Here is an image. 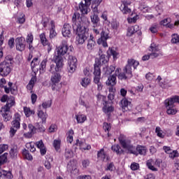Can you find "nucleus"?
<instances>
[{"label":"nucleus","mask_w":179,"mask_h":179,"mask_svg":"<svg viewBox=\"0 0 179 179\" xmlns=\"http://www.w3.org/2000/svg\"><path fill=\"white\" fill-rule=\"evenodd\" d=\"M169 23H171V18L170 17L164 19L160 22L161 26H166Z\"/></svg>","instance_id":"obj_51"},{"label":"nucleus","mask_w":179,"mask_h":179,"mask_svg":"<svg viewBox=\"0 0 179 179\" xmlns=\"http://www.w3.org/2000/svg\"><path fill=\"white\" fill-rule=\"evenodd\" d=\"M34 37L33 34H28L26 41L28 44H31L33 43Z\"/></svg>","instance_id":"obj_55"},{"label":"nucleus","mask_w":179,"mask_h":179,"mask_svg":"<svg viewBox=\"0 0 179 179\" xmlns=\"http://www.w3.org/2000/svg\"><path fill=\"white\" fill-rule=\"evenodd\" d=\"M84 1L85 3L81 1L79 3V9L82 16L80 17V14L75 13L72 17L73 29L74 31H76L77 34L76 40L77 44H83L89 38V33L87 32L89 29L86 27L89 23V20L83 15H87L92 0Z\"/></svg>","instance_id":"obj_1"},{"label":"nucleus","mask_w":179,"mask_h":179,"mask_svg":"<svg viewBox=\"0 0 179 179\" xmlns=\"http://www.w3.org/2000/svg\"><path fill=\"white\" fill-rule=\"evenodd\" d=\"M119 142L123 149L127 150V153H130L131 155H135V150H134V146L131 144V141L127 138L123 134H120L119 136Z\"/></svg>","instance_id":"obj_5"},{"label":"nucleus","mask_w":179,"mask_h":179,"mask_svg":"<svg viewBox=\"0 0 179 179\" xmlns=\"http://www.w3.org/2000/svg\"><path fill=\"white\" fill-rule=\"evenodd\" d=\"M99 64V68L101 66V64H107V59H106V55H101V49H99V59H95V64H94V68H96V64Z\"/></svg>","instance_id":"obj_15"},{"label":"nucleus","mask_w":179,"mask_h":179,"mask_svg":"<svg viewBox=\"0 0 179 179\" xmlns=\"http://www.w3.org/2000/svg\"><path fill=\"white\" fill-rule=\"evenodd\" d=\"M91 22L94 24L95 26L100 22V19L99 18V15L97 14H94L91 15Z\"/></svg>","instance_id":"obj_41"},{"label":"nucleus","mask_w":179,"mask_h":179,"mask_svg":"<svg viewBox=\"0 0 179 179\" xmlns=\"http://www.w3.org/2000/svg\"><path fill=\"white\" fill-rule=\"evenodd\" d=\"M38 118H41V120H42V122H46L48 115H47V113H44L41 110V106H39L38 107Z\"/></svg>","instance_id":"obj_22"},{"label":"nucleus","mask_w":179,"mask_h":179,"mask_svg":"<svg viewBox=\"0 0 179 179\" xmlns=\"http://www.w3.org/2000/svg\"><path fill=\"white\" fill-rule=\"evenodd\" d=\"M135 34V27H131L127 30V36L128 37H131Z\"/></svg>","instance_id":"obj_50"},{"label":"nucleus","mask_w":179,"mask_h":179,"mask_svg":"<svg viewBox=\"0 0 179 179\" xmlns=\"http://www.w3.org/2000/svg\"><path fill=\"white\" fill-rule=\"evenodd\" d=\"M26 148H27L32 153L36 152V147H34V143L33 142L27 143L26 144Z\"/></svg>","instance_id":"obj_42"},{"label":"nucleus","mask_w":179,"mask_h":179,"mask_svg":"<svg viewBox=\"0 0 179 179\" xmlns=\"http://www.w3.org/2000/svg\"><path fill=\"white\" fill-rule=\"evenodd\" d=\"M149 51H151V53H150L149 55H145L143 56L142 57L143 61H148L150 58L153 59V58H157V57L160 55V50H159V48H157V46L155 47L151 45L150 46Z\"/></svg>","instance_id":"obj_9"},{"label":"nucleus","mask_w":179,"mask_h":179,"mask_svg":"<svg viewBox=\"0 0 179 179\" xmlns=\"http://www.w3.org/2000/svg\"><path fill=\"white\" fill-rule=\"evenodd\" d=\"M121 107L122 110H124V111H127L128 110V106H129V103H131L130 101H128L127 99H123L121 101Z\"/></svg>","instance_id":"obj_33"},{"label":"nucleus","mask_w":179,"mask_h":179,"mask_svg":"<svg viewBox=\"0 0 179 179\" xmlns=\"http://www.w3.org/2000/svg\"><path fill=\"white\" fill-rule=\"evenodd\" d=\"M53 148H55V150H59V148H61V140H54Z\"/></svg>","instance_id":"obj_45"},{"label":"nucleus","mask_w":179,"mask_h":179,"mask_svg":"<svg viewBox=\"0 0 179 179\" xmlns=\"http://www.w3.org/2000/svg\"><path fill=\"white\" fill-rule=\"evenodd\" d=\"M9 153L11 159H16L17 157V147H13L11 148Z\"/></svg>","instance_id":"obj_37"},{"label":"nucleus","mask_w":179,"mask_h":179,"mask_svg":"<svg viewBox=\"0 0 179 179\" xmlns=\"http://www.w3.org/2000/svg\"><path fill=\"white\" fill-rule=\"evenodd\" d=\"M22 155L24 157L27 159V160H33V156L30 155V153L29 152V150L24 149L22 150Z\"/></svg>","instance_id":"obj_39"},{"label":"nucleus","mask_w":179,"mask_h":179,"mask_svg":"<svg viewBox=\"0 0 179 179\" xmlns=\"http://www.w3.org/2000/svg\"><path fill=\"white\" fill-rule=\"evenodd\" d=\"M20 129V115L15 113L13 120L11 122V127L10 129V134L12 136H15V134L17 132V129Z\"/></svg>","instance_id":"obj_7"},{"label":"nucleus","mask_w":179,"mask_h":179,"mask_svg":"<svg viewBox=\"0 0 179 179\" xmlns=\"http://www.w3.org/2000/svg\"><path fill=\"white\" fill-rule=\"evenodd\" d=\"M152 159H149L147 161L146 166L150 169L152 170V171H157V169H156L154 166L152 164Z\"/></svg>","instance_id":"obj_43"},{"label":"nucleus","mask_w":179,"mask_h":179,"mask_svg":"<svg viewBox=\"0 0 179 179\" xmlns=\"http://www.w3.org/2000/svg\"><path fill=\"white\" fill-rule=\"evenodd\" d=\"M108 53L109 54V55H112L113 57V59L115 61V59H117V58H118V52L111 48H109Z\"/></svg>","instance_id":"obj_38"},{"label":"nucleus","mask_w":179,"mask_h":179,"mask_svg":"<svg viewBox=\"0 0 179 179\" xmlns=\"http://www.w3.org/2000/svg\"><path fill=\"white\" fill-rule=\"evenodd\" d=\"M128 5H129V3L126 1H123L122 4L120 7L121 12H122L124 15L131 13V8H128Z\"/></svg>","instance_id":"obj_20"},{"label":"nucleus","mask_w":179,"mask_h":179,"mask_svg":"<svg viewBox=\"0 0 179 179\" xmlns=\"http://www.w3.org/2000/svg\"><path fill=\"white\" fill-rule=\"evenodd\" d=\"M47 62H48L47 59H44L41 62L40 67H39V69L41 71H42V72H44V71H45V68L47 66Z\"/></svg>","instance_id":"obj_44"},{"label":"nucleus","mask_w":179,"mask_h":179,"mask_svg":"<svg viewBox=\"0 0 179 179\" xmlns=\"http://www.w3.org/2000/svg\"><path fill=\"white\" fill-rule=\"evenodd\" d=\"M52 104V102L51 101H48L45 102H43L42 103V107L43 108H50V107H51V105Z\"/></svg>","instance_id":"obj_57"},{"label":"nucleus","mask_w":179,"mask_h":179,"mask_svg":"<svg viewBox=\"0 0 179 179\" xmlns=\"http://www.w3.org/2000/svg\"><path fill=\"white\" fill-rule=\"evenodd\" d=\"M69 51H72V49L70 46H68V42L65 40L62 41V43L59 47L57 48V54L53 58V62L55 64H51L50 71L54 72V71H61L64 66V55L69 54Z\"/></svg>","instance_id":"obj_2"},{"label":"nucleus","mask_w":179,"mask_h":179,"mask_svg":"<svg viewBox=\"0 0 179 179\" xmlns=\"http://www.w3.org/2000/svg\"><path fill=\"white\" fill-rule=\"evenodd\" d=\"M36 145L38 149H41L43 148H45V146L44 145V143H43V140H41L39 141H37L36 143Z\"/></svg>","instance_id":"obj_62"},{"label":"nucleus","mask_w":179,"mask_h":179,"mask_svg":"<svg viewBox=\"0 0 179 179\" xmlns=\"http://www.w3.org/2000/svg\"><path fill=\"white\" fill-rule=\"evenodd\" d=\"M166 114H168V115H176L177 113H178V110L174 106V105L166 106Z\"/></svg>","instance_id":"obj_23"},{"label":"nucleus","mask_w":179,"mask_h":179,"mask_svg":"<svg viewBox=\"0 0 179 179\" xmlns=\"http://www.w3.org/2000/svg\"><path fill=\"white\" fill-rule=\"evenodd\" d=\"M96 46V41L94 40V37L92 36H90V38L87 41V50H90L92 51L93 48Z\"/></svg>","instance_id":"obj_24"},{"label":"nucleus","mask_w":179,"mask_h":179,"mask_svg":"<svg viewBox=\"0 0 179 179\" xmlns=\"http://www.w3.org/2000/svg\"><path fill=\"white\" fill-rule=\"evenodd\" d=\"M97 157L99 160H105L106 159V153H104V149L101 148L97 153Z\"/></svg>","instance_id":"obj_40"},{"label":"nucleus","mask_w":179,"mask_h":179,"mask_svg":"<svg viewBox=\"0 0 179 179\" xmlns=\"http://www.w3.org/2000/svg\"><path fill=\"white\" fill-rule=\"evenodd\" d=\"M78 68V59L76 57L70 55L68 59V67L67 69L70 73H73Z\"/></svg>","instance_id":"obj_10"},{"label":"nucleus","mask_w":179,"mask_h":179,"mask_svg":"<svg viewBox=\"0 0 179 179\" xmlns=\"http://www.w3.org/2000/svg\"><path fill=\"white\" fill-rule=\"evenodd\" d=\"M51 66V64H50ZM60 71H54L53 72L51 71V68L50 69V72H51V73H52V76H51V82L52 83V85H54L55 86H57V85H58L59 83V82H61V74H59Z\"/></svg>","instance_id":"obj_13"},{"label":"nucleus","mask_w":179,"mask_h":179,"mask_svg":"<svg viewBox=\"0 0 179 179\" xmlns=\"http://www.w3.org/2000/svg\"><path fill=\"white\" fill-rule=\"evenodd\" d=\"M79 104L80 106H83L84 107H85V108H89L90 107L89 103L85 102V101H83V99L79 100Z\"/></svg>","instance_id":"obj_59"},{"label":"nucleus","mask_w":179,"mask_h":179,"mask_svg":"<svg viewBox=\"0 0 179 179\" xmlns=\"http://www.w3.org/2000/svg\"><path fill=\"white\" fill-rule=\"evenodd\" d=\"M175 103H178L179 104V96L175 95L172 97L168 98L164 101L165 107H169V106H174Z\"/></svg>","instance_id":"obj_14"},{"label":"nucleus","mask_w":179,"mask_h":179,"mask_svg":"<svg viewBox=\"0 0 179 179\" xmlns=\"http://www.w3.org/2000/svg\"><path fill=\"white\" fill-rule=\"evenodd\" d=\"M111 149L113 152H115L117 155H122V153H124V150L121 149V146L118 144L112 145Z\"/></svg>","instance_id":"obj_29"},{"label":"nucleus","mask_w":179,"mask_h":179,"mask_svg":"<svg viewBox=\"0 0 179 179\" xmlns=\"http://www.w3.org/2000/svg\"><path fill=\"white\" fill-rule=\"evenodd\" d=\"M103 111L105 114L110 115L114 111V107L106 105L103 107Z\"/></svg>","instance_id":"obj_34"},{"label":"nucleus","mask_w":179,"mask_h":179,"mask_svg":"<svg viewBox=\"0 0 179 179\" xmlns=\"http://www.w3.org/2000/svg\"><path fill=\"white\" fill-rule=\"evenodd\" d=\"M76 118L78 124H83L87 120L86 115L82 114L76 115Z\"/></svg>","instance_id":"obj_32"},{"label":"nucleus","mask_w":179,"mask_h":179,"mask_svg":"<svg viewBox=\"0 0 179 179\" xmlns=\"http://www.w3.org/2000/svg\"><path fill=\"white\" fill-rule=\"evenodd\" d=\"M90 164V162L89 161V159H84L82 162L83 167H84L85 169H86V167H88Z\"/></svg>","instance_id":"obj_63"},{"label":"nucleus","mask_w":179,"mask_h":179,"mask_svg":"<svg viewBox=\"0 0 179 179\" xmlns=\"http://www.w3.org/2000/svg\"><path fill=\"white\" fill-rule=\"evenodd\" d=\"M111 27L114 30H117L120 27V22H118L117 20L112 21Z\"/></svg>","instance_id":"obj_52"},{"label":"nucleus","mask_w":179,"mask_h":179,"mask_svg":"<svg viewBox=\"0 0 179 179\" xmlns=\"http://www.w3.org/2000/svg\"><path fill=\"white\" fill-rule=\"evenodd\" d=\"M64 156L66 159H71L72 157V151L71 150H66Z\"/></svg>","instance_id":"obj_61"},{"label":"nucleus","mask_w":179,"mask_h":179,"mask_svg":"<svg viewBox=\"0 0 179 179\" xmlns=\"http://www.w3.org/2000/svg\"><path fill=\"white\" fill-rule=\"evenodd\" d=\"M90 82H92L90 77H85L82 79L80 85L83 86V87H87V86L90 85Z\"/></svg>","instance_id":"obj_31"},{"label":"nucleus","mask_w":179,"mask_h":179,"mask_svg":"<svg viewBox=\"0 0 179 179\" xmlns=\"http://www.w3.org/2000/svg\"><path fill=\"white\" fill-rule=\"evenodd\" d=\"M172 44H177V43H179V35L177 34H173L172 35V39H171Z\"/></svg>","instance_id":"obj_47"},{"label":"nucleus","mask_w":179,"mask_h":179,"mask_svg":"<svg viewBox=\"0 0 179 179\" xmlns=\"http://www.w3.org/2000/svg\"><path fill=\"white\" fill-rule=\"evenodd\" d=\"M37 82V78L32 77L28 85H27V90H29L31 93H33V87H34V84Z\"/></svg>","instance_id":"obj_27"},{"label":"nucleus","mask_w":179,"mask_h":179,"mask_svg":"<svg viewBox=\"0 0 179 179\" xmlns=\"http://www.w3.org/2000/svg\"><path fill=\"white\" fill-rule=\"evenodd\" d=\"M2 117L5 122H8V121H10V118H12V116H10V112H9V109H6L5 108H3Z\"/></svg>","instance_id":"obj_26"},{"label":"nucleus","mask_w":179,"mask_h":179,"mask_svg":"<svg viewBox=\"0 0 179 179\" xmlns=\"http://www.w3.org/2000/svg\"><path fill=\"white\" fill-rule=\"evenodd\" d=\"M155 132L159 138H164V135H163V131H162V129L159 127H156Z\"/></svg>","instance_id":"obj_49"},{"label":"nucleus","mask_w":179,"mask_h":179,"mask_svg":"<svg viewBox=\"0 0 179 179\" xmlns=\"http://www.w3.org/2000/svg\"><path fill=\"white\" fill-rule=\"evenodd\" d=\"M15 45L17 51H24L26 50V39L23 37L17 38L15 39Z\"/></svg>","instance_id":"obj_12"},{"label":"nucleus","mask_w":179,"mask_h":179,"mask_svg":"<svg viewBox=\"0 0 179 179\" xmlns=\"http://www.w3.org/2000/svg\"><path fill=\"white\" fill-rule=\"evenodd\" d=\"M99 64H95V71H94V83L97 85L98 92H101L104 85L101 81V70L99 67Z\"/></svg>","instance_id":"obj_4"},{"label":"nucleus","mask_w":179,"mask_h":179,"mask_svg":"<svg viewBox=\"0 0 179 179\" xmlns=\"http://www.w3.org/2000/svg\"><path fill=\"white\" fill-rule=\"evenodd\" d=\"M114 71H117V69H115V66L113 65L108 66L103 68V72H105L106 75H111Z\"/></svg>","instance_id":"obj_28"},{"label":"nucleus","mask_w":179,"mask_h":179,"mask_svg":"<svg viewBox=\"0 0 179 179\" xmlns=\"http://www.w3.org/2000/svg\"><path fill=\"white\" fill-rule=\"evenodd\" d=\"M117 76L120 80H127L128 78L132 77V73H128L127 71H125V68H124L123 72L118 73Z\"/></svg>","instance_id":"obj_19"},{"label":"nucleus","mask_w":179,"mask_h":179,"mask_svg":"<svg viewBox=\"0 0 179 179\" xmlns=\"http://www.w3.org/2000/svg\"><path fill=\"white\" fill-rule=\"evenodd\" d=\"M132 66L135 68V59H129L127 64L124 67L125 72H127V73H132Z\"/></svg>","instance_id":"obj_17"},{"label":"nucleus","mask_w":179,"mask_h":179,"mask_svg":"<svg viewBox=\"0 0 179 179\" xmlns=\"http://www.w3.org/2000/svg\"><path fill=\"white\" fill-rule=\"evenodd\" d=\"M13 64V57L7 55L4 61L0 63V76H8L12 72V65Z\"/></svg>","instance_id":"obj_3"},{"label":"nucleus","mask_w":179,"mask_h":179,"mask_svg":"<svg viewBox=\"0 0 179 179\" xmlns=\"http://www.w3.org/2000/svg\"><path fill=\"white\" fill-rule=\"evenodd\" d=\"M100 36L101 37L98 39L97 43L100 45H103L104 48L108 47L107 41L110 38V31H108V29H102Z\"/></svg>","instance_id":"obj_8"},{"label":"nucleus","mask_w":179,"mask_h":179,"mask_svg":"<svg viewBox=\"0 0 179 179\" xmlns=\"http://www.w3.org/2000/svg\"><path fill=\"white\" fill-rule=\"evenodd\" d=\"M52 28L50 31V38H54L57 36V32L55 31V25L54 24V21H51Z\"/></svg>","instance_id":"obj_35"},{"label":"nucleus","mask_w":179,"mask_h":179,"mask_svg":"<svg viewBox=\"0 0 179 179\" xmlns=\"http://www.w3.org/2000/svg\"><path fill=\"white\" fill-rule=\"evenodd\" d=\"M24 114H25L26 117H30V115H31V114H33V111H31V110H30V108L24 107Z\"/></svg>","instance_id":"obj_56"},{"label":"nucleus","mask_w":179,"mask_h":179,"mask_svg":"<svg viewBox=\"0 0 179 179\" xmlns=\"http://www.w3.org/2000/svg\"><path fill=\"white\" fill-rule=\"evenodd\" d=\"M103 128L105 132H108V136H110L108 132H110V129H111V125L107 122H104L103 125Z\"/></svg>","instance_id":"obj_48"},{"label":"nucleus","mask_w":179,"mask_h":179,"mask_svg":"<svg viewBox=\"0 0 179 179\" xmlns=\"http://www.w3.org/2000/svg\"><path fill=\"white\" fill-rule=\"evenodd\" d=\"M13 106H15V98L13 96H10L7 100V103L4 108L10 110V107H13Z\"/></svg>","instance_id":"obj_30"},{"label":"nucleus","mask_w":179,"mask_h":179,"mask_svg":"<svg viewBox=\"0 0 179 179\" xmlns=\"http://www.w3.org/2000/svg\"><path fill=\"white\" fill-rule=\"evenodd\" d=\"M103 1V0H94L92 1V8H96L99 7V6L101 3V2Z\"/></svg>","instance_id":"obj_60"},{"label":"nucleus","mask_w":179,"mask_h":179,"mask_svg":"<svg viewBox=\"0 0 179 179\" xmlns=\"http://www.w3.org/2000/svg\"><path fill=\"white\" fill-rule=\"evenodd\" d=\"M77 146H80V149L81 150H90L92 149V146L89 144L85 143L83 141H80L77 140Z\"/></svg>","instance_id":"obj_21"},{"label":"nucleus","mask_w":179,"mask_h":179,"mask_svg":"<svg viewBox=\"0 0 179 179\" xmlns=\"http://www.w3.org/2000/svg\"><path fill=\"white\" fill-rule=\"evenodd\" d=\"M28 128L29 129V131L27 134H24V136L26 138H31V136H33L34 134H36V131L37 128H36L31 124H28Z\"/></svg>","instance_id":"obj_25"},{"label":"nucleus","mask_w":179,"mask_h":179,"mask_svg":"<svg viewBox=\"0 0 179 179\" xmlns=\"http://www.w3.org/2000/svg\"><path fill=\"white\" fill-rule=\"evenodd\" d=\"M120 71H121L120 68H117L115 71V74L110 76L108 78V80L106 82V85L107 86H115V85H117V75H118V73H120Z\"/></svg>","instance_id":"obj_11"},{"label":"nucleus","mask_w":179,"mask_h":179,"mask_svg":"<svg viewBox=\"0 0 179 179\" xmlns=\"http://www.w3.org/2000/svg\"><path fill=\"white\" fill-rule=\"evenodd\" d=\"M8 148H9V146L6 144L0 145V155H2L5 150H8Z\"/></svg>","instance_id":"obj_58"},{"label":"nucleus","mask_w":179,"mask_h":179,"mask_svg":"<svg viewBox=\"0 0 179 179\" xmlns=\"http://www.w3.org/2000/svg\"><path fill=\"white\" fill-rule=\"evenodd\" d=\"M106 171H114L115 170V166L113 162L108 164L106 168Z\"/></svg>","instance_id":"obj_53"},{"label":"nucleus","mask_w":179,"mask_h":179,"mask_svg":"<svg viewBox=\"0 0 179 179\" xmlns=\"http://www.w3.org/2000/svg\"><path fill=\"white\" fill-rule=\"evenodd\" d=\"M146 153H148V148L146 146L138 145L136 148L135 155L138 156L140 155L141 156H146Z\"/></svg>","instance_id":"obj_16"},{"label":"nucleus","mask_w":179,"mask_h":179,"mask_svg":"<svg viewBox=\"0 0 179 179\" xmlns=\"http://www.w3.org/2000/svg\"><path fill=\"white\" fill-rule=\"evenodd\" d=\"M7 162H8V153L6 152L1 156H0V166H2V164H4V163H6ZM2 176H3V177H6V178H8V179L13 178V176L12 175L11 171H6L4 169H2L0 167V178L1 177H2Z\"/></svg>","instance_id":"obj_6"},{"label":"nucleus","mask_w":179,"mask_h":179,"mask_svg":"<svg viewBox=\"0 0 179 179\" xmlns=\"http://www.w3.org/2000/svg\"><path fill=\"white\" fill-rule=\"evenodd\" d=\"M178 156H179V153H178V151L177 150H173L172 152L169 153V157L171 159H176V157H178Z\"/></svg>","instance_id":"obj_54"},{"label":"nucleus","mask_w":179,"mask_h":179,"mask_svg":"<svg viewBox=\"0 0 179 179\" xmlns=\"http://www.w3.org/2000/svg\"><path fill=\"white\" fill-rule=\"evenodd\" d=\"M38 64H40V62H38V57H34L31 62V66L32 69H34V68H36L38 65Z\"/></svg>","instance_id":"obj_46"},{"label":"nucleus","mask_w":179,"mask_h":179,"mask_svg":"<svg viewBox=\"0 0 179 179\" xmlns=\"http://www.w3.org/2000/svg\"><path fill=\"white\" fill-rule=\"evenodd\" d=\"M62 33L64 37H71L72 36L71 33V25L69 24H64L62 29Z\"/></svg>","instance_id":"obj_18"},{"label":"nucleus","mask_w":179,"mask_h":179,"mask_svg":"<svg viewBox=\"0 0 179 179\" xmlns=\"http://www.w3.org/2000/svg\"><path fill=\"white\" fill-rule=\"evenodd\" d=\"M39 37H40L41 43V44H43V45H48V40H47L45 33L41 34L39 35Z\"/></svg>","instance_id":"obj_36"},{"label":"nucleus","mask_w":179,"mask_h":179,"mask_svg":"<svg viewBox=\"0 0 179 179\" xmlns=\"http://www.w3.org/2000/svg\"><path fill=\"white\" fill-rule=\"evenodd\" d=\"M55 131H57V125L55 124H52L50 127H49V132H55Z\"/></svg>","instance_id":"obj_64"}]
</instances>
